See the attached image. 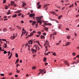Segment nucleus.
<instances>
[{
    "label": "nucleus",
    "mask_w": 79,
    "mask_h": 79,
    "mask_svg": "<svg viewBox=\"0 0 79 79\" xmlns=\"http://www.w3.org/2000/svg\"><path fill=\"white\" fill-rule=\"evenodd\" d=\"M64 62L66 65H67V66H69V64L68 62V61L65 60L64 61Z\"/></svg>",
    "instance_id": "f257e3e1"
},
{
    "label": "nucleus",
    "mask_w": 79,
    "mask_h": 79,
    "mask_svg": "<svg viewBox=\"0 0 79 79\" xmlns=\"http://www.w3.org/2000/svg\"><path fill=\"white\" fill-rule=\"evenodd\" d=\"M35 18L36 19L37 22L38 21H39L40 20V19H42V17H36Z\"/></svg>",
    "instance_id": "f03ea898"
},
{
    "label": "nucleus",
    "mask_w": 79,
    "mask_h": 79,
    "mask_svg": "<svg viewBox=\"0 0 79 79\" xmlns=\"http://www.w3.org/2000/svg\"><path fill=\"white\" fill-rule=\"evenodd\" d=\"M29 17H32L33 16H35V14L33 13V14H30L29 15Z\"/></svg>",
    "instance_id": "7ed1b4c3"
},
{
    "label": "nucleus",
    "mask_w": 79,
    "mask_h": 79,
    "mask_svg": "<svg viewBox=\"0 0 79 79\" xmlns=\"http://www.w3.org/2000/svg\"><path fill=\"white\" fill-rule=\"evenodd\" d=\"M28 44H33V40H30L28 42Z\"/></svg>",
    "instance_id": "20e7f679"
},
{
    "label": "nucleus",
    "mask_w": 79,
    "mask_h": 79,
    "mask_svg": "<svg viewBox=\"0 0 79 79\" xmlns=\"http://www.w3.org/2000/svg\"><path fill=\"white\" fill-rule=\"evenodd\" d=\"M33 34H34L32 33V32H31L30 34V35H29L28 36L26 37V39L29 38V37H31V36H32Z\"/></svg>",
    "instance_id": "39448f33"
},
{
    "label": "nucleus",
    "mask_w": 79,
    "mask_h": 79,
    "mask_svg": "<svg viewBox=\"0 0 79 79\" xmlns=\"http://www.w3.org/2000/svg\"><path fill=\"white\" fill-rule=\"evenodd\" d=\"M31 51L32 53H34V52L35 53H36V51L33 48L31 49Z\"/></svg>",
    "instance_id": "423d86ee"
},
{
    "label": "nucleus",
    "mask_w": 79,
    "mask_h": 79,
    "mask_svg": "<svg viewBox=\"0 0 79 79\" xmlns=\"http://www.w3.org/2000/svg\"><path fill=\"white\" fill-rule=\"evenodd\" d=\"M44 25H48V26H52V24L49 23H44Z\"/></svg>",
    "instance_id": "0eeeda50"
},
{
    "label": "nucleus",
    "mask_w": 79,
    "mask_h": 79,
    "mask_svg": "<svg viewBox=\"0 0 79 79\" xmlns=\"http://www.w3.org/2000/svg\"><path fill=\"white\" fill-rule=\"evenodd\" d=\"M71 44V42H68L66 44L65 46H68L69 45Z\"/></svg>",
    "instance_id": "6e6552de"
},
{
    "label": "nucleus",
    "mask_w": 79,
    "mask_h": 79,
    "mask_svg": "<svg viewBox=\"0 0 79 79\" xmlns=\"http://www.w3.org/2000/svg\"><path fill=\"white\" fill-rule=\"evenodd\" d=\"M37 23H39L40 24V25L42 24V21L40 20L39 21H37Z\"/></svg>",
    "instance_id": "1a4fd4ad"
},
{
    "label": "nucleus",
    "mask_w": 79,
    "mask_h": 79,
    "mask_svg": "<svg viewBox=\"0 0 79 79\" xmlns=\"http://www.w3.org/2000/svg\"><path fill=\"white\" fill-rule=\"evenodd\" d=\"M15 38V36H12L10 37L11 39L13 40Z\"/></svg>",
    "instance_id": "9d476101"
},
{
    "label": "nucleus",
    "mask_w": 79,
    "mask_h": 79,
    "mask_svg": "<svg viewBox=\"0 0 79 79\" xmlns=\"http://www.w3.org/2000/svg\"><path fill=\"white\" fill-rule=\"evenodd\" d=\"M6 31H7V28H5L3 29V32H6Z\"/></svg>",
    "instance_id": "9b49d317"
},
{
    "label": "nucleus",
    "mask_w": 79,
    "mask_h": 79,
    "mask_svg": "<svg viewBox=\"0 0 79 79\" xmlns=\"http://www.w3.org/2000/svg\"><path fill=\"white\" fill-rule=\"evenodd\" d=\"M22 3H23V7H24V6H26V3H23V2H22Z\"/></svg>",
    "instance_id": "f8f14e48"
},
{
    "label": "nucleus",
    "mask_w": 79,
    "mask_h": 79,
    "mask_svg": "<svg viewBox=\"0 0 79 79\" xmlns=\"http://www.w3.org/2000/svg\"><path fill=\"white\" fill-rule=\"evenodd\" d=\"M36 23V22H35V21H33L32 22V26H34V24H35Z\"/></svg>",
    "instance_id": "ddd939ff"
},
{
    "label": "nucleus",
    "mask_w": 79,
    "mask_h": 79,
    "mask_svg": "<svg viewBox=\"0 0 79 79\" xmlns=\"http://www.w3.org/2000/svg\"><path fill=\"white\" fill-rule=\"evenodd\" d=\"M16 16H17V15L15 14L14 15H13L12 16V18H16Z\"/></svg>",
    "instance_id": "4468645a"
},
{
    "label": "nucleus",
    "mask_w": 79,
    "mask_h": 79,
    "mask_svg": "<svg viewBox=\"0 0 79 79\" xmlns=\"http://www.w3.org/2000/svg\"><path fill=\"white\" fill-rule=\"evenodd\" d=\"M26 31L23 32L22 31V34H21V36H22L23 34H26Z\"/></svg>",
    "instance_id": "2eb2a0df"
},
{
    "label": "nucleus",
    "mask_w": 79,
    "mask_h": 79,
    "mask_svg": "<svg viewBox=\"0 0 79 79\" xmlns=\"http://www.w3.org/2000/svg\"><path fill=\"white\" fill-rule=\"evenodd\" d=\"M50 13H52V14H54V15H56V13H55V12L53 11V12H50Z\"/></svg>",
    "instance_id": "dca6fc26"
},
{
    "label": "nucleus",
    "mask_w": 79,
    "mask_h": 79,
    "mask_svg": "<svg viewBox=\"0 0 79 79\" xmlns=\"http://www.w3.org/2000/svg\"><path fill=\"white\" fill-rule=\"evenodd\" d=\"M41 39H44L45 38V36L43 35H41Z\"/></svg>",
    "instance_id": "f3484780"
},
{
    "label": "nucleus",
    "mask_w": 79,
    "mask_h": 79,
    "mask_svg": "<svg viewBox=\"0 0 79 79\" xmlns=\"http://www.w3.org/2000/svg\"><path fill=\"white\" fill-rule=\"evenodd\" d=\"M16 72L17 73H20V71L18 70V69H16Z\"/></svg>",
    "instance_id": "a211bd4d"
},
{
    "label": "nucleus",
    "mask_w": 79,
    "mask_h": 79,
    "mask_svg": "<svg viewBox=\"0 0 79 79\" xmlns=\"http://www.w3.org/2000/svg\"><path fill=\"white\" fill-rule=\"evenodd\" d=\"M10 10H9L8 11L7 13V15H10Z\"/></svg>",
    "instance_id": "6ab92c4d"
},
{
    "label": "nucleus",
    "mask_w": 79,
    "mask_h": 79,
    "mask_svg": "<svg viewBox=\"0 0 79 79\" xmlns=\"http://www.w3.org/2000/svg\"><path fill=\"white\" fill-rule=\"evenodd\" d=\"M12 56V53H11V54L10 56L9 57H8V59H10L11 58V57Z\"/></svg>",
    "instance_id": "aec40b11"
},
{
    "label": "nucleus",
    "mask_w": 79,
    "mask_h": 79,
    "mask_svg": "<svg viewBox=\"0 0 79 79\" xmlns=\"http://www.w3.org/2000/svg\"><path fill=\"white\" fill-rule=\"evenodd\" d=\"M46 45H48L49 43H48V41H47V40L46 41Z\"/></svg>",
    "instance_id": "412c9836"
},
{
    "label": "nucleus",
    "mask_w": 79,
    "mask_h": 79,
    "mask_svg": "<svg viewBox=\"0 0 79 79\" xmlns=\"http://www.w3.org/2000/svg\"><path fill=\"white\" fill-rule=\"evenodd\" d=\"M48 5H50V4H45L44 6V8H45L47 6H48Z\"/></svg>",
    "instance_id": "4be33fe9"
},
{
    "label": "nucleus",
    "mask_w": 79,
    "mask_h": 79,
    "mask_svg": "<svg viewBox=\"0 0 79 79\" xmlns=\"http://www.w3.org/2000/svg\"><path fill=\"white\" fill-rule=\"evenodd\" d=\"M11 3L12 5V6H13V5L14 3H15V2L12 1L11 2Z\"/></svg>",
    "instance_id": "5701e85b"
},
{
    "label": "nucleus",
    "mask_w": 79,
    "mask_h": 79,
    "mask_svg": "<svg viewBox=\"0 0 79 79\" xmlns=\"http://www.w3.org/2000/svg\"><path fill=\"white\" fill-rule=\"evenodd\" d=\"M44 30L45 31H47V30H48V28L47 27H46L44 28Z\"/></svg>",
    "instance_id": "b1692460"
},
{
    "label": "nucleus",
    "mask_w": 79,
    "mask_h": 79,
    "mask_svg": "<svg viewBox=\"0 0 79 79\" xmlns=\"http://www.w3.org/2000/svg\"><path fill=\"white\" fill-rule=\"evenodd\" d=\"M62 17V15H60L59 16V17H58V19H61V18Z\"/></svg>",
    "instance_id": "393cba45"
},
{
    "label": "nucleus",
    "mask_w": 79,
    "mask_h": 79,
    "mask_svg": "<svg viewBox=\"0 0 79 79\" xmlns=\"http://www.w3.org/2000/svg\"><path fill=\"white\" fill-rule=\"evenodd\" d=\"M60 26H61L60 25H59V27H58V29H61V27Z\"/></svg>",
    "instance_id": "a878e982"
},
{
    "label": "nucleus",
    "mask_w": 79,
    "mask_h": 79,
    "mask_svg": "<svg viewBox=\"0 0 79 79\" xmlns=\"http://www.w3.org/2000/svg\"><path fill=\"white\" fill-rule=\"evenodd\" d=\"M21 11V10H18L17 11V13H20Z\"/></svg>",
    "instance_id": "bb28decb"
},
{
    "label": "nucleus",
    "mask_w": 79,
    "mask_h": 79,
    "mask_svg": "<svg viewBox=\"0 0 79 79\" xmlns=\"http://www.w3.org/2000/svg\"><path fill=\"white\" fill-rule=\"evenodd\" d=\"M47 60V58L45 57H44V61H46Z\"/></svg>",
    "instance_id": "cd10ccee"
},
{
    "label": "nucleus",
    "mask_w": 79,
    "mask_h": 79,
    "mask_svg": "<svg viewBox=\"0 0 79 79\" xmlns=\"http://www.w3.org/2000/svg\"><path fill=\"white\" fill-rule=\"evenodd\" d=\"M17 27L18 29H21V27H20L17 26Z\"/></svg>",
    "instance_id": "c85d7f7f"
},
{
    "label": "nucleus",
    "mask_w": 79,
    "mask_h": 79,
    "mask_svg": "<svg viewBox=\"0 0 79 79\" xmlns=\"http://www.w3.org/2000/svg\"><path fill=\"white\" fill-rule=\"evenodd\" d=\"M15 56L17 58H18V54L17 53H16L15 54Z\"/></svg>",
    "instance_id": "c756f323"
},
{
    "label": "nucleus",
    "mask_w": 79,
    "mask_h": 79,
    "mask_svg": "<svg viewBox=\"0 0 79 79\" xmlns=\"http://www.w3.org/2000/svg\"><path fill=\"white\" fill-rule=\"evenodd\" d=\"M52 55H54V56H56V54L55 53V52H54L52 54Z\"/></svg>",
    "instance_id": "7c9ffc66"
},
{
    "label": "nucleus",
    "mask_w": 79,
    "mask_h": 79,
    "mask_svg": "<svg viewBox=\"0 0 79 79\" xmlns=\"http://www.w3.org/2000/svg\"><path fill=\"white\" fill-rule=\"evenodd\" d=\"M39 71H40V72H43V71H44V70H42V69H40L39 70Z\"/></svg>",
    "instance_id": "2f4dec72"
},
{
    "label": "nucleus",
    "mask_w": 79,
    "mask_h": 79,
    "mask_svg": "<svg viewBox=\"0 0 79 79\" xmlns=\"http://www.w3.org/2000/svg\"><path fill=\"white\" fill-rule=\"evenodd\" d=\"M4 54H6V53H8V52H6V51H5L4 52Z\"/></svg>",
    "instance_id": "473e14b6"
},
{
    "label": "nucleus",
    "mask_w": 79,
    "mask_h": 79,
    "mask_svg": "<svg viewBox=\"0 0 79 79\" xmlns=\"http://www.w3.org/2000/svg\"><path fill=\"white\" fill-rule=\"evenodd\" d=\"M9 29L11 30V31H13L14 30V29H12V28L10 27H9Z\"/></svg>",
    "instance_id": "72a5a7b5"
},
{
    "label": "nucleus",
    "mask_w": 79,
    "mask_h": 79,
    "mask_svg": "<svg viewBox=\"0 0 79 79\" xmlns=\"http://www.w3.org/2000/svg\"><path fill=\"white\" fill-rule=\"evenodd\" d=\"M57 33L55 31L54 33L53 34V35H56V34Z\"/></svg>",
    "instance_id": "f704fd0d"
},
{
    "label": "nucleus",
    "mask_w": 79,
    "mask_h": 79,
    "mask_svg": "<svg viewBox=\"0 0 79 79\" xmlns=\"http://www.w3.org/2000/svg\"><path fill=\"white\" fill-rule=\"evenodd\" d=\"M22 31L23 32H26V30H24V28H23Z\"/></svg>",
    "instance_id": "c9c22d12"
},
{
    "label": "nucleus",
    "mask_w": 79,
    "mask_h": 79,
    "mask_svg": "<svg viewBox=\"0 0 79 79\" xmlns=\"http://www.w3.org/2000/svg\"><path fill=\"white\" fill-rule=\"evenodd\" d=\"M49 53H50V52H47L46 53V55H48V54Z\"/></svg>",
    "instance_id": "e433bc0d"
},
{
    "label": "nucleus",
    "mask_w": 79,
    "mask_h": 79,
    "mask_svg": "<svg viewBox=\"0 0 79 79\" xmlns=\"http://www.w3.org/2000/svg\"><path fill=\"white\" fill-rule=\"evenodd\" d=\"M5 8L6 10V9H8V6H6Z\"/></svg>",
    "instance_id": "4c0bfd02"
},
{
    "label": "nucleus",
    "mask_w": 79,
    "mask_h": 79,
    "mask_svg": "<svg viewBox=\"0 0 79 79\" xmlns=\"http://www.w3.org/2000/svg\"><path fill=\"white\" fill-rule=\"evenodd\" d=\"M75 55H76V53H75L74 52H73V56H74Z\"/></svg>",
    "instance_id": "58836bf2"
},
{
    "label": "nucleus",
    "mask_w": 79,
    "mask_h": 79,
    "mask_svg": "<svg viewBox=\"0 0 79 79\" xmlns=\"http://www.w3.org/2000/svg\"><path fill=\"white\" fill-rule=\"evenodd\" d=\"M37 33H38V34L40 35L41 34V32L39 31V32H37Z\"/></svg>",
    "instance_id": "ea45409f"
},
{
    "label": "nucleus",
    "mask_w": 79,
    "mask_h": 79,
    "mask_svg": "<svg viewBox=\"0 0 79 79\" xmlns=\"http://www.w3.org/2000/svg\"><path fill=\"white\" fill-rule=\"evenodd\" d=\"M1 76H4V74L3 73H1L0 74Z\"/></svg>",
    "instance_id": "a19ab883"
},
{
    "label": "nucleus",
    "mask_w": 79,
    "mask_h": 79,
    "mask_svg": "<svg viewBox=\"0 0 79 79\" xmlns=\"http://www.w3.org/2000/svg\"><path fill=\"white\" fill-rule=\"evenodd\" d=\"M19 61V59H17L16 61V62L18 63V62Z\"/></svg>",
    "instance_id": "79ce46f5"
},
{
    "label": "nucleus",
    "mask_w": 79,
    "mask_h": 79,
    "mask_svg": "<svg viewBox=\"0 0 79 79\" xmlns=\"http://www.w3.org/2000/svg\"><path fill=\"white\" fill-rule=\"evenodd\" d=\"M67 39H69V38H70V37H69V36H67Z\"/></svg>",
    "instance_id": "37998d69"
},
{
    "label": "nucleus",
    "mask_w": 79,
    "mask_h": 79,
    "mask_svg": "<svg viewBox=\"0 0 79 79\" xmlns=\"http://www.w3.org/2000/svg\"><path fill=\"white\" fill-rule=\"evenodd\" d=\"M10 52H8V56H10Z\"/></svg>",
    "instance_id": "c03bdc74"
},
{
    "label": "nucleus",
    "mask_w": 79,
    "mask_h": 79,
    "mask_svg": "<svg viewBox=\"0 0 79 79\" xmlns=\"http://www.w3.org/2000/svg\"><path fill=\"white\" fill-rule=\"evenodd\" d=\"M73 64H77V62H76L73 61Z\"/></svg>",
    "instance_id": "a18cd8bd"
},
{
    "label": "nucleus",
    "mask_w": 79,
    "mask_h": 79,
    "mask_svg": "<svg viewBox=\"0 0 79 79\" xmlns=\"http://www.w3.org/2000/svg\"><path fill=\"white\" fill-rule=\"evenodd\" d=\"M21 15H22V13L19 14L18 15L19 16H21Z\"/></svg>",
    "instance_id": "49530a36"
},
{
    "label": "nucleus",
    "mask_w": 79,
    "mask_h": 79,
    "mask_svg": "<svg viewBox=\"0 0 79 79\" xmlns=\"http://www.w3.org/2000/svg\"><path fill=\"white\" fill-rule=\"evenodd\" d=\"M38 8H40L41 7V6L40 5H39L38 6Z\"/></svg>",
    "instance_id": "de8ad7c7"
},
{
    "label": "nucleus",
    "mask_w": 79,
    "mask_h": 79,
    "mask_svg": "<svg viewBox=\"0 0 79 79\" xmlns=\"http://www.w3.org/2000/svg\"><path fill=\"white\" fill-rule=\"evenodd\" d=\"M45 66H47V65H48V63H45Z\"/></svg>",
    "instance_id": "09e8293b"
},
{
    "label": "nucleus",
    "mask_w": 79,
    "mask_h": 79,
    "mask_svg": "<svg viewBox=\"0 0 79 79\" xmlns=\"http://www.w3.org/2000/svg\"><path fill=\"white\" fill-rule=\"evenodd\" d=\"M32 69H35V67H33Z\"/></svg>",
    "instance_id": "8fccbe9b"
},
{
    "label": "nucleus",
    "mask_w": 79,
    "mask_h": 79,
    "mask_svg": "<svg viewBox=\"0 0 79 79\" xmlns=\"http://www.w3.org/2000/svg\"><path fill=\"white\" fill-rule=\"evenodd\" d=\"M40 3V2H38L37 3V6L39 5H40V4L39 3Z\"/></svg>",
    "instance_id": "3c124183"
},
{
    "label": "nucleus",
    "mask_w": 79,
    "mask_h": 79,
    "mask_svg": "<svg viewBox=\"0 0 79 79\" xmlns=\"http://www.w3.org/2000/svg\"><path fill=\"white\" fill-rule=\"evenodd\" d=\"M65 2H69V0H65Z\"/></svg>",
    "instance_id": "603ef678"
},
{
    "label": "nucleus",
    "mask_w": 79,
    "mask_h": 79,
    "mask_svg": "<svg viewBox=\"0 0 79 79\" xmlns=\"http://www.w3.org/2000/svg\"><path fill=\"white\" fill-rule=\"evenodd\" d=\"M32 20H30L29 21V22L30 23H32Z\"/></svg>",
    "instance_id": "864d4df0"
},
{
    "label": "nucleus",
    "mask_w": 79,
    "mask_h": 79,
    "mask_svg": "<svg viewBox=\"0 0 79 79\" xmlns=\"http://www.w3.org/2000/svg\"><path fill=\"white\" fill-rule=\"evenodd\" d=\"M18 75H15V77H18Z\"/></svg>",
    "instance_id": "5fc2aeb1"
},
{
    "label": "nucleus",
    "mask_w": 79,
    "mask_h": 79,
    "mask_svg": "<svg viewBox=\"0 0 79 79\" xmlns=\"http://www.w3.org/2000/svg\"><path fill=\"white\" fill-rule=\"evenodd\" d=\"M26 34L25 35L26 36V35H27V34H28V32H27L26 31V32H25V33H26Z\"/></svg>",
    "instance_id": "6e6d98bb"
},
{
    "label": "nucleus",
    "mask_w": 79,
    "mask_h": 79,
    "mask_svg": "<svg viewBox=\"0 0 79 79\" xmlns=\"http://www.w3.org/2000/svg\"><path fill=\"white\" fill-rule=\"evenodd\" d=\"M66 29L67 30V31H69V29L68 28H66Z\"/></svg>",
    "instance_id": "4d7b16f0"
},
{
    "label": "nucleus",
    "mask_w": 79,
    "mask_h": 79,
    "mask_svg": "<svg viewBox=\"0 0 79 79\" xmlns=\"http://www.w3.org/2000/svg\"><path fill=\"white\" fill-rule=\"evenodd\" d=\"M43 35H46V33H43Z\"/></svg>",
    "instance_id": "13d9d810"
},
{
    "label": "nucleus",
    "mask_w": 79,
    "mask_h": 79,
    "mask_svg": "<svg viewBox=\"0 0 79 79\" xmlns=\"http://www.w3.org/2000/svg\"><path fill=\"white\" fill-rule=\"evenodd\" d=\"M27 45H28V44H26L25 45V48H26V47H27Z\"/></svg>",
    "instance_id": "bf43d9fd"
},
{
    "label": "nucleus",
    "mask_w": 79,
    "mask_h": 79,
    "mask_svg": "<svg viewBox=\"0 0 79 79\" xmlns=\"http://www.w3.org/2000/svg\"><path fill=\"white\" fill-rule=\"evenodd\" d=\"M8 20V19H4V21H7Z\"/></svg>",
    "instance_id": "052dcab7"
},
{
    "label": "nucleus",
    "mask_w": 79,
    "mask_h": 79,
    "mask_svg": "<svg viewBox=\"0 0 79 79\" xmlns=\"http://www.w3.org/2000/svg\"><path fill=\"white\" fill-rule=\"evenodd\" d=\"M35 31H33L32 33V34H33V33H35Z\"/></svg>",
    "instance_id": "680f3d73"
},
{
    "label": "nucleus",
    "mask_w": 79,
    "mask_h": 79,
    "mask_svg": "<svg viewBox=\"0 0 79 79\" xmlns=\"http://www.w3.org/2000/svg\"><path fill=\"white\" fill-rule=\"evenodd\" d=\"M14 6H16V4H14Z\"/></svg>",
    "instance_id": "e2e57ef3"
},
{
    "label": "nucleus",
    "mask_w": 79,
    "mask_h": 79,
    "mask_svg": "<svg viewBox=\"0 0 79 79\" xmlns=\"http://www.w3.org/2000/svg\"><path fill=\"white\" fill-rule=\"evenodd\" d=\"M31 13H32V12H34V11H33V10H31Z\"/></svg>",
    "instance_id": "0e129e2a"
},
{
    "label": "nucleus",
    "mask_w": 79,
    "mask_h": 79,
    "mask_svg": "<svg viewBox=\"0 0 79 79\" xmlns=\"http://www.w3.org/2000/svg\"><path fill=\"white\" fill-rule=\"evenodd\" d=\"M4 18H7V16H4Z\"/></svg>",
    "instance_id": "69168bd1"
},
{
    "label": "nucleus",
    "mask_w": 79,
    "mask_h": 79,
    "mask_svg": "<svg viewBox=\"0 0 79 79\" xmlns=\"http://www.w3.org/2000/svg\"><path fill=\"white\" fill-rule=\"evenodd\" d=\"M7 47V45H5V48H6Z\"/></svg>",
    "instance_id": "338daca9"
},
{
    "label": "nucleus",
    "mask_w": 79,
    "mask_h": 79,
    "mask_svg": "<svg viewBox=\"0 0 79 79\" xmlns=\"http://www.w3.org/2000/svg\"><path fill=\"white\" fill-rule=\"evenodd\" d=\"M24 23V21H21V23Z\"/></svg>",
    "instance_id": "774afa93"
}]
</instances>
